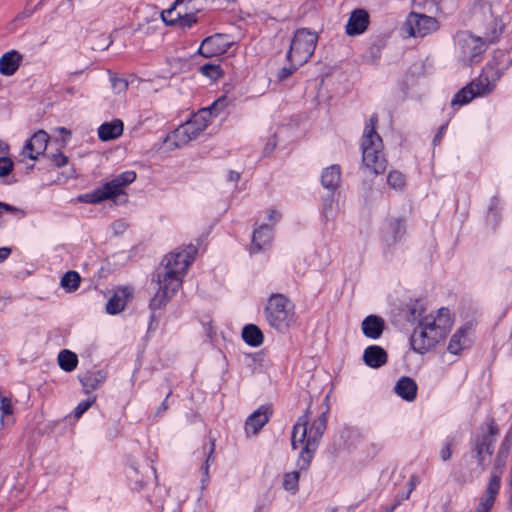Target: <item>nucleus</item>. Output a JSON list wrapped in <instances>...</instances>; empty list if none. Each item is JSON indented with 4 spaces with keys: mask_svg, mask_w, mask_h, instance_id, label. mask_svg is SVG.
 I'll list each match as a JSON object with an SVG mask.
<instances>
[{
    "mask_svg": "<svg viewBox=\"0 0 512 512\" xmlns=\"http://www.w3.org/2000/svg\"><path fill=\"white\" fill-rule=\"evenodd\" d=\"M327 411L322 412L317 418L311 421L310 407L300 416L294 424L291 433V447L296 450L299 445L302 449L296 462L298 471L285 473L282 487L293 495L299 491L300 471L309 469L314 455L319 447L320 441L327 428Z\"/></svg>",
    "mask_w": 512,
    "mask_h": 512,
    "instance_id": "nucleus-1",
    "label": "nucleus"
},
{
    "mask_svg": "<svg viewBox=\"0 0 512 512\" xmlns=\"http://www.w3.org/2000/svg\"><path fill=\"white\" fill-rule=\"evenodd\" d=\"M196 253L197 248L189 245L182 251H174L165 256L162 261L164 273L162 275L157 273L159 289L149 303V307L153 312L165 306L178 291ZM154 319L155 315L152 313L150 325H152Z\"/></svg>",
    "mask_w": 512,
    "mask_h": 512,
    "instance_id": "nucleus-2",
    "label": "nucleus"
},
{
    "mask_svg": "<svg viewBox=\"0 0 512 512\" xmlns=\"http://www.w3.org/2000/svg\"><path fill=\"white\" fill-rule=\"evenodd\" d=\"M452 325L450 311L444 307L440 308L436 315L429 314L420 318L410 337L413 351L425 354L447 336Z\"/></svg>",
    "mask_w": 512,
    "mask_h": 512,
    "instance_id": "nucleus-3",
    "label": "nucleus"
},
{
    "mask_svg": "<svg viewBox=\"0 0 512 512\" xmlns=\"http://www.w3.org/2000/svg\"><path fill=\"white\" fill-rule=\"evenodd\" d=\"M226 105L225 96L218 98L209 107L199 110L189 121L175 129L168 136V140L173 141V145L177 148L186 145L197 138L207 128L211 116H217Z\"/></svg>",
    "mask_w": 512,
    "mask_h": 512,
    "instance_id": "nucleus-4",
    "label": "nucleus"
},
{
    "mask_svg": "<svg viewBox=\"0 0 512 512\" xmlns=\"http://www.w3.org/2000/svg\"><path fill=\"white\" fill-rule=\"evenodd\" d=\"M378 115L372 114L365 124L362 135V163L374 174H382L387 168V160L383 153V141L377 132Z\"/></svg>",
    "mask_w": 512,
    "mask_h": 512,
    "instance_id": "nucleus-5",
    "label": "nucleus"
},
{
    "mask_svg": "<svg viewBox=\"0 0 512 512\" xmlns=\"http://www.w3.org/2000/svg\"><path fill=\"white\" fill-rule=\"evenodd\" d=\"M264 313L269 326L281 333L288 331L296 321L295 305L281 293L271 294Z\"/></svg>",
    "mask_w": 512,
    "mask_h": 512,
    "instance_id": "nucleus-6",
    "label": "nucleus"
},
{
    "mask_svg": "<svg viewBox=\"0 0 512 512\" xmlns=\"http://www.w3.org/2000/svg\"><path fill=\"white\" fill-rule=\"evenodd\" d=\"M502 33V26L498 27L496 19H493V29L486 32L483 37H476L468 32L458 35L457 43L463 61L476 64L481 61L482 54L489 44L494 43Z\"/></svg>",
    "mask_w": 512,
    "mask_h": 512,
    "instance_id": "nucleus-7",
    "label": "nucleus"
},
{
    "mask_svg": "<svg viewBox=\"0 0 512 512\" xmlns=\"http://www.w3.org/2000/svg\"><path fill=\"white\" fill-rule=\"evenodd\" d=\"M135 179L136 173L134 171L122 172L91 192L80 195L78 199L82 203L91 204L114 200L116 197L125 194L124 188L134 182Z\"/></svg>",
    "mask_w": 512,
    "mask_h": 512,
    "instance_id": "nucleus-8",
    "label": "nucleus"
},
{
    "mask_svg": "<svg viewBox=\"0 0 512 512\" xmlns=\"http://www.w3.org/2000/svg\"><path fill=\"white\" fill-rule=\"evenodd\" d=\"M500 78L498 71L493 69L486 70L477 79L460 89L451 101L452 106H463L478 96H483L492 92L495 88V82Z\"/></svg>",
    "mask_w": 512,
    "mask_h": 512,
    "instance_id": "nucleus-9",
    "label": "nucleus"
},
{
    "mask_svg": "<svg viewBox=\"0 0 512 512\" xmlns=\"http://www.w3.org/2000/svg\"><path fill=\"white\" fill-rule=\"evenodd\" d=\"M317 41L318 36L315 32L306 28L296 30L286 58L297 65H303L313 55Z\"/></svg>",
    "mask_w": 512,
    "mask_h": 512,
    "instance_id": "nucleus-10",
    "label": "nucleus"
},
{
    "mask_svg": "<svg viewBox=\"0 0 512 512\" xmlns=\"http://www.w3.org/2000/svg\"><path fill=\"white\" fill-rule=\"evenodd\" d=\"M438 29L436 18L411 12L403 25V30L411 37L423 38Z\"/></svg>",
    "mask_w": 512,
    "mask_h": 512,
    "instance_id": "nucleus-11",
    "label": "nucleus"
},
{
    "mask_svg": "<svg viewBox=\"0 0 512 512\" xmlns=\"http://www.w3.org/2000/svg\"><path fill=\"white\" fill-rule=\"evenodd\" d=\"M191 1L192 0H176L171 8L162 11V20L168 25L179 22L182 28H191L197 22L196 14L189 11L186 6Z\"/></svg>",
    "mask_w": 512,
    "mask_h": 512,
    "instance_id": "nucleus-12",
    "label": "nucleus"
},
{
    "mask_svg": "<svg viewBox=\"0 0 512 512\" xmlns=\"http://www.w3.org/2000/svg\"><path fill=\"white\" fill-rule=\"evenodd\" d=\"M406 234V219L404 217H391L384 221L381 228V239L386 247L390 248L402 241Z\"/></svg>",
    "mask_w": 512,
    "mask_h": 512,
    "instance_id": "nucleus-13",
    "label": "nucleus"
},
{
    "mask_svg": "<svg viewBox=\"0 0 512 512\" xmlns=\"http://www.w3.org/2000/svg\"><path fill=\"white\" fill-rule=\"evenodd\" d=\"M230 46L231 42L229 41L228 36L217 33L206 37L202 41L198 52L205 58H212L226 53Z\"/></svg>",
    "mask_w": 512,
    "mask_h": 512,
    "instance_id": "nucleus-14",
    "label": "nucleus"
},
{
    "mask_svg": "<svg viewBox=\"0 0 512 512\" xmlns=\"http://www.w3.org/2000/svg\"><path fill=\"white\" fill-rule=\"evenodd\" d=\"M49 135L44 130H39L29 138L22 150V154L31 160H36L47 148Z\"/></svg>",
    "mask_w": 512,
    "mask_h": 512,
    "instance_id": "nucleus-15",
    "label": "nucleus"
},
{
    "mask_svg": "<svg viewBox=\"0 0 512 512\" xmlns=\"http://www.w3.org/2000/svg\"><path fill=\"white\" fill-rule=\"evenodd\" d=\"M369 24V13L363 8H358L351 12L345 26V32L348 36H358L368 29Z\"/></svg>",
    "mask_w": 512,
    "mask_h": 512,
    "instance_id": "nucleus-16",
    "label": "nucleus"
},
{
    "mask_svg": "<svg viewBox=\"0 0 512 512\" xmlns=\"http://www.w3.org/2000/svg\"><path fill=\"white\" fill-rule=\"evenodd\" d=\"M271 415V406H260L247 418L245 422L246 433H252L253 435H256L268 423Z\"/></svg>",
    "mask_w": 512,
    "mask_h": 512,
    "instance_id": "nucleus-17",
    "label": "nucleus"
},
{
    "mask_svg": "<svg viewBox=\"0 0 512 512\" xmlns=\"http://www.w3.org/2000/svg\"><path fill=\"white\" fill-rule=\"evenodd\" d=\"M500 483L501 479L497 478L496 475L490 476L489 483L480 498L476 512H490L499 493Z\"/></svg>",
    "mask_w": 512,
    "mask_h": 512,
    "instance_id": "nucleus-18",
    "label": "nucleus"
},
{
    "mask_svg": "<svg viewBox=\"0 0 512 512\" xmlns=\"http://www.w3.org/2000/svg\"><path fill=\"white\" fill-rule=\"evenodd\" d=\"M107 373L104 370H92L80 373L78 379L82 385L83 392L90 394L98 389L106 380Z\"/></svg>",
    "mask_w": 512,
    "mask_h": 512,
    "instance_id": "nucleus-19",
    "label": "nucleus"
},
{
    "mask_svg": "<svg viewBox=\"0 0 512 512\" xmlns=\"http://www.w3.org/2000/svg\"><path fill=\"white\" fill-rule=\"evenodd\" d=\"M273 239L272 227L268 224H262L254 229L252 235V243L250 250L252 253H257L269 246Z\"/></svg>",
    "mask_w": 512,
    "mask_h": 512,
    "instance_id": "nucleus-20",
    "label": "nucleus"
},
{
    "mask_svg": "<svg viewBox=\"0 0 512 512\" xmlns=\"http://www.w3.org/2000/svg\"><path fill=\"white\" fill-rule=\"evenodd\" d=\"M362 332L370 339H379L385 329V321L378 315H368L362 321Z\"/></svg>",
    "mask_w": 512,
    "mask_h": 512,
    "instance_id": "nucleus-21",
    "label": "nucleus"
},
{
    "mask_svg": "<svg viewBox=\"0 0 512 512\" xmlns=\"http://www.w3.org/2000/svg\"><path fill=\"white\" fill-rule=\"evenodd\" d=\"M387 360V352L381 346L371 345L364 350L363 361L371 368H380L387 363Z\"/></svg>",
    "mask_w": 512,
    "mask_h": 512,
    "instance_id": "nucleus-22",
    "label": "nucleus"
},
{
    "mask_svg": "<svg viewBox=\"0 0 512 512\" xmlns=\"http://www.w3.org/2000/svg\"><path fill=\"white\" fill-rule=\"evenodd\" d=\"M23 59L16 50H10L0 57V73L4 76H12L19 68Z\"/></svg>",
    "mask_w": 512,
    "mask_h": 512,
    "instance_id": "nucleus-23",
    "label": "nucleus"
},
{
    "mask_svg": "<svg viewBox=\"0 0 512 512\" xmlns=\"http://www.w3.org/2000/svg\"><path fill=\"white\" fill-rule=\"evenodd\" d=\"M341 182V168L337 164H333L325 168L321 175V184L328 191L334 193Z\"/></svg>",
    "mask_w": 512,
    "mask_h": 512,
    "instance_id": "nucleus-24",
    "label": "nucleus"
},
{
    "mask_svg": "<svg viewBox=\"0 0 512 512\" xmlns=\"http://www.w3.org/2000/svg\"><path fill=\"white\" fill-rule=\"evenodd\" d=\"M417 389L416 382L412 378L406 376L401 377L394 387L395 393L408 402H411L416 398Z\"/></svg>",
    "mask_w": 512,
    "mask_h": 512,
    "instance_id": "nucleus-25",
    "label": "nucleus"
},
{
    "mask_svg": "<svg viewBox=\"0 0 512 512\" xmlns=\"http://www.w3.org/2000/svg\"><path fill=\"white\" fill-rule=\"evenodd\" d=\"M124 125L120 119L105 122L98 128V137L102 141L117 139L123 133Z\"/></svg>",
    "mask_w": 512,
    "mask_h": 512,
    "instance_id": "nucleus-26",
    "label": "nucleus"
},
{
    "mask_svg": "<svg viewBox=\"0 0 512 512\" xmlns=\"http://www.w3.org/2000/svg\"><path fill=\"white\" fill-rule=\"evenodd\" d=\"M493 443L494 439L490 438L489 435H481L480 438L477 439L474 447L475 458L479 466L482 467V470L485 469V457L484 453L488 456L493 454Z\"/></svg>",
    "mask_w": 512,
    "mask_h": 512,
    "instance_id": "nucleus-27",
    "label": "nucleus"
},
{
    "mask_svg": "<svg viewBox=\"0 0 512 512\" xmlns=\"http://www.w3.org/2000/svg\"><path fill=\"white\" fill-rule=\"evenodd\" d=\"M215 438L209 437L207 442L204 443L202 455L205 458L204 465L202 466L203 479L202 483L208 481L209 479V467L215 461Z\"/></svg>",
    "mask_w": 512,
    "mask_h": 512,
    "instance_id": "nucleus-28",
    "label": "nucleus"
},
{
    "mask_svg": "<svg viewBox=\"0 0 512 512\" xmlns=\"http://www.w3.org/2000/svg\"><path fill=\"white\" fill-rule=\"evenodd\" d=\"M242 338L246 344L252 347L260 346L264 341V335L260 328L254 324H248L242 329Z\"/></svg>",
    "mask_w": 512,
    "mask_h": 512,
    "instance_id": "nucleus-29",
    "label": "nucleus"
},
{
    "mask_svg": "<svg viewBox=\"0 0 512 512\" xmlns=\"http://www.w3.org/2000/svg\"><path fill=\"white\" fill-rule=\"evenodd\" d=\"M467 342V329L461 327L452 335L447 349L450 353L457 355L467 347Z\"/></svg>",
    "mask_w": 512,
    "mask_h": 512,
    "instance_id": "nucleus-30",
    "label": "nucleus"
},
{
    "mask_svg": "<svg viewBox=\"0 0 512 512\" xmlns=\"http://www.w3.org/2000/svg\"><path fill=\"white\" fill-rule=\"evenodd\" d=\"M511 446L501 443L497 456L494 460V465L491 471V476H497V478L501 479L503 469L506 465L507 457L510 453Z\"/></svg>",
    "mask_w": 512,
    "mask_h": 512,
    "instance_id": "nucleus-31",
    "label": "nucleus"
},
{
    "mask_svg": "<svg viewBox=\"0 0 512 512\" xmlns=\"http://www.w3.org/2000/svg\"><path fill=\"white\" fill-rule=\"evenodd\" d=\"M58 364L65 372H72L77 367L78 357L74 352L64 349L58 354Z\"/></svg>",
    "mask_w": 512,
    "mask_h": 512,
    "instance_id": "nucleus-32",
    "label": "nucleus"
},
{
    "mask_svg": "<svg viewBox=\"0 0 512 512\" xmlns=\"http://www.w3.org/2000/svg\"><path fill=\"white\" fill-rule=\"evenodd\" d=\"M81 282V277L78 272L70 270L67 271L61 278L60 285L62 288H64L67 292H74L76 291Z\"/></svg>",
    "mask_w": 512,
    "mask_h": 512,
    "instance_id": "nucleus-33",
    "label": "nucleus"
},
{
    "mask_svg": "<svg viewBox=\"0 0 512 512\" xmlns=\"http://www.w3.org/2000/svg\"><path fill=\"white\" fill-rule=\"evenodd\" d=\"M334 193L330 192L323 198L322 202V215L325 220H331L336 216L337 204L335 203Z\"/></svg>",
    "mask_w": 512,
    "mask_h": 512,
    "instance_id": "nucleus-34",
    "label": "nucleus"
},
{
    "mask_svg": "<svg viewBox=\"0 0 512 512\" xmlns=\"http://www.w3.org/2000/svg\"><path fill=\"white\" fill-rule=\"evenodd\" d=\"M126 305V301L118 294H114L106 304V311L109 314L115 315L120 313Z\"/></svg>",
    "mask_w": 512,
    "mask_h": 512,
    "instance_id": "nucleus-35",
    "label": "nucleus"
},
{
    "mask_svg": "<svg viewBox=\"0 0 512 512\" xmlns=\"http://www.w3.org/2000/svg\"><path fill=\"white\" fill-rule=\"evenodd\" d=\"M202 75L208 77L211 80H217L223 75V71L220 65L216 64H204L200 67Z\"/></svg>",
    "mask_w": 512,
    "mask_h": 512,
    "instance_id": "nucleus-36",
    "label": "nucleus"
},
{
    "mask_svg": "<svg viewBox=\"0 0 512 512\" xmlns=\"http://www.w3.org/2000/svg\"><path fill=\"white\" fill-rule=\"evenodd\" d=\"M408 312L407 321L413 322L422 316L425 312V307L421 301L415 300L408 305Z\"/></svg>",
    "mask_w": 512,
    "mask_h": 512,
    "instance_id": "nucleus-37",
    "label": "nucleus"
},
{
    "mask_svg": "<svg viewBox=\"0 0 512 512\" xmlns=\"http://www.w3.org/2000/svg\"><path fill=\"white\" fill-rule=\"evenodd\" d=\"M387 183L393 189H402L405 186V176L399 171L392 170L388 174Z\"/></svg>",
    "mask_w": 512,
    "mask_h": 512,
    "instance_id": "nucleus-38",
    "label": "nucleus"
},
{
    "mask_svg": "<svg viewBox=\"0 0 512 512\" xmlns=\"http://www.w3.org/2000/svg\"><path fill=\"white\" fill-rule=\"evenodd\" d=\"M96 400V397L93 396V397H90L88 398L87 400H84V401H81L80 403H78V405L75 407L74 409V417L75 418H80L91 406L92 404L95 402Z\"/></svg>",
    "mask_w": 512,
    "mask_h": 512,
    "instance_id": "nucleus-39",
    "label": "nucleus"
},
{
    "mask_svg": "<svg viewBox=\"0 0 512 512\" xmlns=\"http://www.w3.org/2000/svg\"><path fill=\"white\" fill-rule=\"evenodd\" d=\"M299 66L295 62H291L289 67L281 68L277 73V80L280 82L287 80Z\"/></svg>",
    "mask_w": 512,
    "mask_h": 512,
    "instance_id": "nucleus-40",
    "label": "nucleus"
},
{
    "mask_svg": "<svg viewBox=\"0 0 512 512\" xmlns=\"http://www.w3.org/2000/svg\"><path fill=\"white\" fill-rule=\"evenodd\" d=\"M13 161L8 157H0V177H6L13 171Z\"/></svg>",
    "mask_w": 512,
    "mask_h": 512,
    "instance_id": "nucleus-41",
    "label": "nucleus"
},
{
    "mask_svg": "<svg viewBox=\"0 0 512 512\" xmlns=\"http://www.w3.org/2000/svg\"><path fill=\"white\" fill-rule=\"evenodd\" d=\"M454 445V438L448 437L446 443L440 451V456L443 461H447L452 455V446Z\"/></svg>",
    "mask_w": 512,
    "mask_h": 512,
    "instance_id": "nucleus-42",
    "label": "nucleus"
},
{
    "mask_svg": "<svg viewBox=\"0 0 512 512\" xmlns=\"http://www.w3.org/2000/svg\"><path fill=\"white\" fill-rule=\"evenodd\" d=\"M112 87L117 90L118 93L125 91L128 87V83L125 79L112 77L111 78Z\"/></svg>",
    "mask_w": 512,
    "mask_h": 512,
    "instance_id": "nucleus-43",
    "label": "nucleus"
},
{
    "mask_svg": "<svg viewBox=\"0 0 512 512\" xmlns=\"http://www.w3.org/2000/svg\"><path fill=\"white\" fill-rule=\"evenodd\" d=\"M0 410L2 412L1 417L12 414V406L8 398L2 397Z\"/></svg>",
    "mask_w": 512,
    "mask_h": 512,
    "instance_id": "nucleus-44",
    "label": "nucleus"
},
{
    "mask_svg": "<svg viewBox=\"0 0 512 512\" xmlns=\"http://www.w3.org/2000/svg\"><path fill=\"white\" fill-rule=\"evenodd\" d=\"M52 160L57 167H63L68 162V158L62 153L53 154Z\"/></svg>",
    "mask_w": 512,
    "mask_h": 512,
    "instance_id": "nucleus-45",
    "label": "nucleus"
},
{
    "mask_svg": "<svg viewBox=\"0 0 512 512\" xmlns=\"http://www.w3.org/2000/svg\"><path fill=\"white\" fill-rule=\"evenodd\" d=\"M446 129H447V123L440 126L437 134L433 138V144L434 145H437V144H439L441 142V139H442L443 135L445 134Z\"/></svg>",
    "mask_w": 512,
    "mask_h": 512,
    "instance_id": "nucleus-46",
    "label": "nucleus"
},
{
    "mask_svg": "<svg viewBox=\"0 0 512 512\" xmlns=\"http://www.w3.org/2000/svg\"><path fill=\"white\" fill-rule=\"evenodd\" d=\"M171 394H172V391L170 390L169 393L167 394L165 400L162 402V404L158 408V410L156 412V416H162L167 411V409H168L167 400L171 396Z\"/></svg>",
    "mask_w": 512,
    "mask_h": 512,
    "instance_id": "nucleus-47",
    "label": "nucleus"
},
{
    "mask_svg": "<svg viewBox=\"0 0 512 512\" xmlns=\"http://www.w3.org/2000/svg\"><path fill=\"white\" fill-rule=\"evenodd\" d=\"M475 8H479L483 13L488 11L492 16L491 5L489 3H483L482 0H478L475 4Z\"/></svg>",
    "mask_w": 512,
    "mask_h": 512,
    "instance_id": "nucleus-48",
    "label": "nucleus"
},
{
    "mask_svg": "<svg viewBox=\"0 0 512 512\" xmlns=\"http://www.w3.org/2000/svg\"><path fill=\"white\" fill-rule=\"evenodd\" d=\"M370 57L373 61H376L380 57V47L378 45L373 44L369 48Z\"/></svg>",
    "mask_w": 512,
    "mask_h": 512,
    "instance_id": "nucleus-49",
    "label": "nucleus"
},
{
    "mask_svg": "<svg viewBox=\"0 0 512 512\" xmlns=\"http://www.w3.org/2000/svg\"><path fill=\"white\" fill-rule=\"evenodd\" d=\"M12 250L9 247H1L0 248V263H3L5 260L9 258Z\"/></svg>",
    "mask_w": 512,
    "mask_h": 512,
    "instance_id": "nucleus-50",
    "label": "nucleus"
},
{
    "mask_svg": "<svg viewBox=\"0 0 512 512\" xmlns=\"http://www.w3.org/2000/svg\"><path fill=\"white\" fill-rule=\"evenodd\" d=\"M499 432V429H498V426L496 425V423L492 420L490 422V424L488 425V433H486L485 435H489L490 438L493 439V436L494 435H497Z\"/></svg>",
    "mask_w": 512,
    "mask_h": 512,
    "instance_id": "nucleus-51",
    "label": "nucleus"
},
{
    "mask_svg": "<svg viewBox=\"0 0 512 512\" xmlns=\"http://www.w3.org/2000/svg\"><path fill=\"white\" fill-rule=\"evenodd\" d=\"M268 218L270 221H273L275 223L281 219V214L276 210H270Z\"/></svg>",
    "mask_w": 512,
    "mask_h": 512,
    "instance_id": "nucleus-52",
    "label": "nucleus"
},
{
    "mask_svg": "<svg viewBox=\"0 0 512 512\" xmlns=\"http://www.w3.org/2000/svg\"><path fill=\"white\" fill-rule=\"evenodd\" d=\"M0 209L7 211V212H11V213H15L18 211V209L16 207L11 206L4 202H0Z\"/></svg>",
    "mask_w": 512,
    "mask_h": 512,
    "instance_id": "nucleus-53",
    "label": "nucleus"
},
{
    "mask_svg": "<svg viewBox=\"0 0 512 512\" xmlns=\"http://www.w3.org/2000/svg\"><path fill=\"white\" fill-rule=\"evenodd\" d=\"M502 443L512 446V423Z\"/></svg>",
    "mask_w": 512,
    "mask_h": 512,
    "instance_id": "nucleus-54",
    "label": "nucleus"
},
{
    "mask_svg": "<svg viewBox=\"0 0 512 512\" xmlns=\"http://www.w3.org/2000/svg\"><path fill=\"white\" fill-rule=\"evenodd\" d=\"M240 179V173L236 171H229L228 173V180L231 182H238Z\"/></svg>",
    "mask_w": 512,
    "mask_h": 512,
    "instance_id": "nucleus-55",
    "label": "nucleus"
},
{
    "mask_svg": "<svg viewBox=\"0 0 512 512\" xmlns=\"http://www.w3.org/2000/svg\"><path fill=\"white\" fill-rule=\"evenodd\" d=\"M409 486H410V487H409V490H408L405 494H403V495L401 496L402 500H407V499H409L410 494H411V491H412V490L414 489V487H415V483L413 482V479H411V481L409 482Z\"/></svg>",
    "mask_w": 512,
    "mask_h": 512,
    "instance_id": "nucleus-56",
    "label": "nucleus"
},
{
    "mask_svg": "<svg viewBox=\"0 0 512 512\" xmlns=\"http://www.w3.org/2000/svg\"><path fill=\"white\" fill-rule=\"evenodd\" d=\"M402 501H403V500H402V498H401V497H398V498L395 500V502H394V504H393L392 506H390V507L386 508V512H393V511L395 510V508H396L398 505H400V503H401Z\"/></svg>",
    "mask_w": 512,
    "mask_h": 512,
    "instance_id": "nucleus-57",
    "label": "nucleus"
},
{
    "mask_svg": "<svg viewBox=\"0 0 512 512\" xmlns=\"http://www.w3.org/2000/svg\"><path fill=\"white\" fill-rule=\"evenodd\" d=\"M60 130L62 133L70 134V132L66 128H61Z\"/></svg>",
    "mask_w": 512,
    "mask_h": 512,
    "instance_id": "nucleus-58",
    "label": "nucleus"
},
{
    "mask_svg": "<svg viewBox=\"0 0 512 512\" xmlns=\"http://www.w3.org/2000/svg\"><path fill=\"white\" fill-rule=\"evenodd\" d=\"M510 485L512 486V470H511V480H510Z\"/></svg>",
    "mask_w": 512,
    "mask_h": 512,
    "instance_id": "nucleus-59",
    "label": "nucleus"
}]
</instances>
